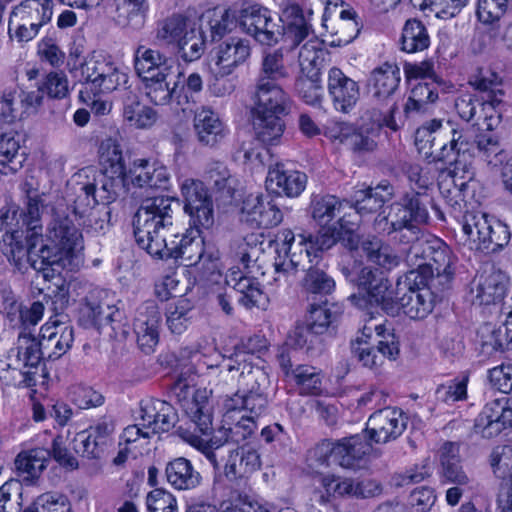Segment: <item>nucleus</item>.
Returning <instances> with one entry per match:
<instances>
[{
	"label": "nucleus",
	"instance_id": "nucleus-7",
	"mask_svg": "<svg viewBox=\"0 0 512 512\" xmlns=\"http://www.w3.org/2000/svg\"><path fill=\"white\" fill-rule=\"evenodd\" d=\"M347 206L333 195H315L310 203V215L319 227L315 245L319 249H330L342 243L350 251L358 249V216L346 210Z\"/></svg>",
	"mask_w": 512,
	"mask_h": 512
},
{
	"label": "nucleus",
	"instance_id": "nucleus-30",
	"mask_svg": "<svg viewBox=\"0 0 512 512\" xmlns=\"http://www.w3.org/2000/svg\"><path fill=\"white\" fill-rule=\"evenodd\" d=\"M475 432L483 438H492L512 428V404L507 398L487 403L475 422Z\"/></svg>",
	"mask_w": 512,
	"mask_h": 512
},
{
	"label": "nucleus",
	"instance_id": "nucleus-58",
	"mask_svg": "<svg viewBox=\"0 0 512 512\" xmlns=\"http://www.w3.org/2000/svg\"><path fill=\"white\" fill-rule=\"evenodd\" d=\"M171 76H161L144 80L145 95L155 105H167L171 102L177 88V82L171 85Z\"/></svg>",
	"mask_w": 512,
	"mask_h": 512
},
{
	"label": "nucleus",
	"instance_id": "nucleus-12",
	"mask_svg": "<svg viewBox=\"0 0 512 512\" xmlns=\"http://www.w3.org/2000/svg\"><path fill=\"white\" fill-rule=\"evenodd\" d=\"M135 419V424L123 430L121 444L125 445L128 452L142 454L153 436L174 427L177 413L171 404L163 400L145 398L140 402Z\"/></svg>",
	"mask_w": 512,
	"mask_h": 512
},
{
	"label": "nucleus",
	"instance_id": "nucleus-54",
	"mask_svg": "<svg viewBox=\"0 0 512 512\" xmlns=\"http://www.w3.org/2000/svg\"><path fill=\"white\" fill-rule=\"evenodd\" d=\"M199 20L205 22L210 28L211 37L222 38L227 33H230L238 24L237 15L231 13L230 10L216 7L206 11Z\"/></svg>",
	"mask_w": 512,
	"mask_h": 512
},
{
	"label": "nucleus",
	"instance_id": "nucleus-56",
	"mask_svg": "<svg viewBox=\"0 0 512 512\" xmlns=\"http://www.w3.org/2000/svg\"><path fill=\"white\" fill-rule=\"evenodd\" d=\"M402 50L407 53L422 51L429 46V36L424 25L415 19L407 20L401 37Z\"/></svg>",
	"mask_w": 512,
	"mask_h": 512
},
{
	"label": "nucleus",
	"instance_id": "nucleus-60",
	"mask_svg": "<svg viewBox=\"0 0 512 512\" xmlns=\"http://www.w3.org/2000/svg\"><path fill=\"white\" fill-rule=\"evenodd\" d=\"M115 311L116 308L113 305L98 301L97 297L90 294L81 309V315L90 325H103L113 320Z\"/></svg>",
	"mask_w": 512,
	"mask_h": 512
},
{
	"label": "nucleus",
	"instance_id": "nucleus-55",
	"mask_svg": "<svg viewBox=\"0 0 512 512\" xmlns=\"http://www.w3.org/2000/svg\"><path fill=\"white\" fill-rule=\"evenodd\" d=\"M193 306L188 299H178L166 310V324L173 334L184 333L192 320Z\"/></svg>",
	"mask_w": 512,
	"mask_h": 512
},
{
	"label": "nucleus",
	"instance_id": "nucleus-24",
	"mask_svg": "<svg viewBox=\"0 0 512 512\" xmlns=\"http://www.w3.org/2000/svg\"><path fill=\"white\" fill-rule=\"evenodd\" d=\"M251 53L250 40L239 36L228 37L215 45L209 52L208 70L210 73L231 75L250 58Z\"/></svg>",
	"mask_w": 512,
	"mask_h": 512
},
{
	"label": "nucleus",
	"instance_id": "nucleus-35",
	"mask_svg": "<svg viewBox=\"0 0 512 512\" xmlns=\"http://www.w3.org/2000/svg\"><path fill=\"white\" fill-rule=\"evenodd\" d=\"M198 141L205 146H215L229 133V129L220 115L208 106L198 108L193 120Z\"/></svg>",
	"mask_w": 512,
	"mask_h": 512
},
{
	"label": "nucleus",
	"instance_id": "nucleus-64",
	"mask_svg": "<svg viewBox=\"0 0 512 512\" xmlns=\"http://www.w3.org/2000/svg\"><path fill=\"white\" fill-rule=\"evenodd\" d=\"M71 505L68 498L57 492H48L40 495L32 508L24 512H70Z\"/></svg>",
	"mask_w": 512,
	"mask_h": 512
},
{
	"label": "nucleus",
	"instance_id": "nucleus-10",
	"mask_svg": "<svg viewBox=\"0 0 512 512\" xmlns=\"http://www.w3.org/2000/svg\"><path fill=\"white\" fill-rule=\"evenodd\" d=\"M472 138L469 130L433 119L416 130L415 146L429 161L451 160L455 155L466 156L474 149Z\"/></svg>",
	"mask_w": 512,
	"mask_h": 512
},
{
	"label": "nucleus",
	"instance_id": "nucleus-8",
	"mask_svg": "<svg viewBox=\"0 0 512 512\" xmlns=\"http://www.w3.org/2000/svg\"><path fill=\"white\" fill-rule=\"evenodd\" d=\"M67 66L72 76L83 82L79 99L86 101L90 99L88 93H110L128 83V69L110 56L93 53L82 57L75 49L69 54Z\"/></svg>",
	"mask_w": 512,
	"mask_h": 512
},
{
	"label": "nucleus",
	"instance_id": "nucleus-63",
	"mask_svg": "<svg viewBox=\"0 0 512 512\" xmlns=\"http://www.w3.org/2000/svg\"><path fill=\"white\" fill-rule=\"evenodd\" d=\"M147 512H179L176 496L163 488H156L146 496Z\"/></svg>",
	"mask_w": 512,
	"mask_h": 512
},
{
	"label": "nucleus",
	"instance_id": "nucleus-4",
	"mask_svg": "<svg viewBox=\"0 0 512 512\" xmlns=\"http://www.w3.org/2000/svg\"><path fill=\"white\" fill-rule=\"evenodd\" d=\"M342 273L359 292L349 296L353 305L360 309L369 306L381 307L388 315L396 316L401 311L413 320L426 318L433 310L434 300L428 288H411L397 284V296L392 283L384 272L363 266L356 260L347 262Z\"/></svg>",
	"mask_w": 512,
	"mask_h": 512
},
{
	"label": "nucleus",
	"instance_id": "nucleus-59",
	"mask_svg": "<svg viewBox=\"0 0 512 512\" xmlns=\"http://www.w3.org/2000/svg\"><path fill=\"white\" fill-rule=\"evenodd\" d=\"M145 0H123L117 5V22L122 26L140 28L146 18Z\"/></svg>",
	"mask_w": 512,
	"mask_h": 512
},
{
	"label": "nucleus",
	"instance_id": "nucleus-57",
	"mask_svg": "<svg viewBox=\"0 0 512 512\" xmlns=\"http://www.w3.org/2000/svg\"><path fill=\"white\" fill-rule=\"evenodd\" d=\"M439 86L440 83L437 81L414 84L404 107L405 112H417L422 110L424 105L434 103L438 99Z\"/></svg>",
	"mask_w": 512,
	"mask_h": 512
},
{
	"label": "nucleus",
	"instance_id": "nucleus-51",
	"mask_svg": "<svg viewBox=\"0 0 512 512\" xmlns=\"http://www.w3.org/2000/svg\"><path fill=\"white\" fill-rule=\"evenodd\" d=\"M361 248L369 261L378 265L383 270L391 271L400 263V256L394 249L378 238L373 237L372 239L364 240L361 243Z\"/></svg>",
	"mask_w": 512,
	"mask_h": 512
},
{
	"label": "nucleus",
	"instance_id": "nucleus-43",
	"mask_svg": "<svg viewBox=\"0 0 512 512\" xmlns=\"http://www.w3.org/2000/svg\"><path fill=\"white\" fill-rule=\"evenodd\" d=\"M423 248V257L428 259V265L436 270L438 274H448L453 263V256L450 248L439 238L431 240L416 239L411 246V252L415 255Z\"/></svg>",
	"mask_w": 512,
	"mask_h": 512
},
{
	"label": "nucleus",
	"instance_id": "nucleus-19",
	"mask_svg": "<svg viewBox=\"0 0 512 512\" xmlns=\"http://www.w3.org/2000/svg\"><path fill=\"white\" fill-rule=\"evenodd\" d=\"M100 173L96 172V188L103 202H112L124 183V160L120 144L116 139L106 138L99 146ZM97 171L95 168H93Z\"/></svg>",
	"mask_w": 512,
	"mask_h": 512
},
{
	"label": "nucleus",
	"instance_id": "nucleus-1",
	"mask_svg": "<svg viewBox=\"0 0 512 512\" xmlns=\"http://www.w3.org/2000/svg\"><path fill=\"white\" fill-rule=\"evenodd\" d=\"M47 173L31 170L22 185L27 196L24 213L15 203L0 208V250L19 270L28 265L43 273L45 279L62 270H75L83 264L84 241L68 216L55 212L42 233L41 214L45 208L42 181Z\"/></svg>",
	"mask_w": 512,
	"mask_h": 512
},
{
	"label": "nucleus",
	"instance_id": "nucleus-31",
	"mask_svg": "<svg viewBox=\"0 0 512 512\" xmlns=\"http://www.w3.org/2000/svg\"><path fill=\"white\" fill-rule=\"evenodd\" d=\"M405 428L406 419L400 410L384 408L369 417L366 432L371 441L386 443L399 437Z\"/></svg>",
	"mask_w": 512,
	"mask_h": 512
},
{
	"label": "nucleus",
	"instance_id": "nucleus-32",
	"mask_svg": "<svg viewBox=\"0 0 512 512\" xmlns=\"http://www.w3.org/2000/svg\"><path fill=\"white\" fill-rule=\"evenodd\" d=\"M227 445L223 449L226 452L224 463V473L229 479L244 477L260 468V456L258 452L249 444L235 447L228 435L229 432L224 430Z\"/></svg>",
	"mask_w": 512,
	"mask_h": 512
},
{
	"label": "nucleus",
	"instance_id": "nucleus-17",
	"mask_svg": "<svg viewBox=\"0 0 512 512\" xmlns=\"http://www.w3.org/2000/svg\"><path fill=\"white\" fill-rule=\"evenodd\" d=\"M271 247L276 254L274 267L277 274H288L297 269L305 258L313 262V258L318 257V252L325 249H319L315 245V236H305L299 234L296 236L290 229H281L271 240Z\"/></svg>",
	"mask_w": 512,
	"mask_h": 512
},
{
	"label": "nucleus",
	"instance_id": "nucleus-20",
	"mask_svg": "<svg viewBox=\"0 0 512 512\" xmlns=\"http://www.w3.org/2000/svg\"><path fill=\"white\" fill-rule=\"evenodd\" d=\"M428 218V211L422 205L419 193L406 194L389 207L387 215L383 211V215L379 214L376 217L375 229L389 234L405 228L414 233L417 225L426 223Z\"/></svg>",
	"mask_w": 512,
	"mask_h": 512
},
{
	"label": "nucleus",
	"instance_id": "nucleus-5",
	"mask_svg": "<svg viewBox=\"0 0 512 512\" xmlns=\"http://www.w3.org/2000/svg\"><path fill=\"white\" fill-rule=\"evenodd\" d=\"M65 318L60 314L50 317L40 328V340L21 333L15 347L0 360L1 377L16 387L35 386L43 355L58 359L72 347L74 329Z\"/></svg>",
	"mask_w": 512,
	"mask_h": 512
},
{
	"label": "nucleus",
	"instance_id": "nucleus-2",
	"mask_svg": "<svg viewBox=\"0 0 512 512\" xmlns=\"http://www.w3.org/2000/svg\"><path fill=\"white\" fill-rule=\"evenodd\" d=\"M171 226L170 199L163 196L147 199L135 214V240L152 257L180 260L191 268L209 246L201 236L202 230L207 229L190 225L183 234L168 236Z\"/></svg>",
	"mask_w": 512,
	"mask_h": 512
},
{
	"label": "nucleus",
	"instance_id": "nucleus-21",
	"mask_svg": "<svg viewBox=\"0 0 512 512\" xmlns=\"http://www.w3.org/2000/svg\"><path fill=\"white\" fill-rule=\"evenodd\" d=\"M370 451L371 444L363 436L354 435L338 442L322 441L310 452V457L320 465L337 463L344 468H354Z\"/></svg>",
	"mask_w": 512,
	"mask_h": 512
},
{
	"label": "nucleus",
	"instance_id": "nucleus-45",
	"mask_svg": "<svg viewBox=\"0 0 512 512\" xmlns=\"http://www.w3.org/2000/svg\"><path fill=\"white\" fill-rule=\"evenodd\" d=\"M287 52L284 47H280L263 53L257 83L279 84L289 77V69L285 63Z\"/></svg>",
	"mask_w": 512,
	"mask_h": 512
},
{
	"label": "nucleus",
	"instance_id": "nucleus-16",
	"mask_svg": "<svg viewBox=\"0 0 512 512\" xmlns=\"http://www.w3.org/2000/svg\"><path fill=\"white\" fill-rule=\"evenodd\" d=\"M156 36L168 44H176L186 62L198 60L205 50V36L196 17H169L159 24Z\"/></svg>",
	"mask_w": 512,
	"mask_h": 512
},
{
	"label": "nucleus",
	"instance_id": "nucleus-49",
	"mask_svg": "<svg viewBox=\"0 0 512 512\" xmlns=\"http://www.w3.org/2000/svg\"><path fill=\"white\" fill-rule=\"evenodd\" d=\"M223 268L219 250L209 245L201 259L196 261L188 273L193 275L194 283L214 282L221 277Z\"/></svg>",
	"mask_w": 512,
	"mask_h": 512
},
{
	"label": "nucleus",
	"instance_id": "nucleus-48",
	"mask_svg": "<svg viewBox=\"0 0 512 512\" xmlns=\"http://www.w3.org/2000/svg\"><path fill=\"white\" fill-rule=\"evenodd\" d=\"M392 190V186L388 183H381L375 188L360 191V195L356 198L355 208L348 207V210L357 213L359 223L360 218L381 209L384 202L390 199Z\"/></svg>",
	"mask_w": 512,
	"mask_h": 512
},
{
	"label": "nucleus",
	"instance_id": "nucleus-3",
	"mask_svg": "<svg viewBox=\"0 0 512 512\" xmlns=\"http://www.w3.org/2000/svg\"><path fill=\"white\" fill-rule=\"evenodd\" d=\"M476 148L474 144V149L468 155H455L451 160H445L454 166L441 175L439 190L453 217L461 218L464 245L471 250L495 251L508 243V227L485 213L469 211L465 200V191L475 175L471 158Z\"/></svg>",
	"mask_w": 512,
	"mask_h": 512
},
{
	"label": "nucleus",
	"instance_id": "nucleus-47",
	"mask_svg": "<svg viewBox=\"0 0 512 512\" xmlns=\"http://www.w3.org/2000/svg\"><path fill=\"white\" fill-rule=\"evenodd\" d=\"M442 477L445 482L459 486L470 483L468 475L463 471L459 461V446L456 443H444L440 449Z\"/></svg>",
	"mask_w": 512,
	"mask_h": 512
},
{
	"label": "nucleus",
	"instance_id": "nucleus-52",
	"mask_svg": "<svg viewBox=\"0 0 512 512\" xmlns=\"http://www.w3.org/2000/svg\"><path fill=\"white\" fill-rule=\"evenodd\" d=\"M53 10L52 0H24L13 8L17 15L28 23L35 24L39 29L51 21Z\"/></svg>",
	"mask_w": 512,
	"mask_h": 512
},
{
	"label": "nucleus",
	"instance_id": "nucleus-34",
	"mask_svg": "<svg viewBox=\"0 0 512 512\" xmlns=\"http://www.w3.org/2000/svg\"><path fill=\"white\" fill-rule=\"evenodd\" d=\"M265 185L275 195L296 198L305 190L307 176L300 171L286 169L282 164H276L269 168Z\"/></svg>",
	"mask_w": 512,
	"mask_h": 512
},
{
	"label": "nucleus",
	"instance_id": "nucleus-33",
	"mask_svg": "<svg viewBox=\"0 0 512 512\" xmlns=\"http://www.w3.org/2000/svg\"><path fill=\"white\" fill-rule=\"evenodd\" d=\"M45 307L40 301L29 305L19 302L12 291L2 292V306L0 312L4 315L11 327L29 328L36 326L44 316Z\"/></svg>",
	"mask_w": 512,
	"mask_h": 512
},
{
	"label": "nucleus",
	"instance_id": "nucleus-22",
	"mask_svg": "<svg viewBox=\"0 0 512 512\" xmlns=\"http://www.w3.org/2000/svg\"><path fill=\"white\" fill-rule=\"evenodd\" d=\"M379 125H354L352 123L331 119L323 127V135L335 146L346 147L355 152H368L376 147L375 138Z\"/></svg>",
	"mask_w": 512,
	"mask_h": 512
},
{
	"label": "nucleus",
	"instance_id": "nucleus-36",
	"mask_svg": "<svg viewBox=\"0 0 512 512\" xmlns=\"http://www.w3.org/2000/svg\"><path fill=\"white\" fill-rule=\"evenodd\" d=\"M506 275L493 268L477 275L471 287L472 301L479 305H490L500 301L506 291Z\"/></svg>",
	"mask_w": 512,
	"mask_h": 512
},
{
	"label": "nucleus",
	"instance_id": "nucleus-46",
	"mask_svg": "<svg viewBox=\"0 0 512 512\" xmlns=\"http://www.w3.org/2000/svg\"><path fill=\"white\" fill-rule=\"evenodd\" d=\"M165 474L168 483L177 490L193 489L201 482L200 473L193 468L189 460L182 457L169 462Z\"/></svg>",
	"mask_w": 512,
	"mask_h": 512
},
{
	"label": "nucleus",
	"instance_id": "nucleus-9",
	"mask_svg": "<svg viewBox=\"0 0 512 512\" xmlns=\"http://www.w3.org/2000/svg\"><path fill=\"white\" fill-rule=\"evenodd\" d=\"M289 110V96L280 84L257 83L251 111L256 138L265 144H278L285 131L283 116Z\"/></svg>",
	"mask_w": 512,
	"mask_h": 512
},
{
	"label": "nucleus",
	"instance_id": "nucleus-11",
	"mask_svg": "<svg viewBox=\"0 0 512 512\" xmlns=\"http://www.w3.org/2000/svg\"><path fill=\"white\" fill-rule=\"evenodd\" d=\"M191 382L183 376L179 377L176 381L174 390L176 395L182 401V407L195 424L201 435L190 434L185 437V440L193 447L201 450L214 466L215 469L219 468L218 454L216 450L220 448L214 438H209V433L212 429V414L211 406L209 404V397L211 391L207 389H198L192 392Z\"/></svg>",
	"mask_w": 512,
	"mask_h": 512
},
{
	"label": "nucleus",
	"instance_id": "nucleus-50",
	"mask_svg": "<svg viewBox=\"0 0 512 512\" xmlns=\"http://www.w3.org/2000/svg\"><path fill=\"white\" fill-rule=\"evenodd\" d=\"M317 482L319 486L316 488V493L319 494V502L322 504L339 498L352 497L353 480L350 478L320 474Z\"/></svg>",
	"mask_w": 512,
	"mask_h": 512
},
{
	"label": "nucleus",
	"instance_id": "nucleus-13",
	"mask_svg": "<svg viewBox=\"0 0 512 512\" xmlns=\"http://www.w3.org/2000/svg\"><path fill=\"white\" fill-rule=\"evenodd\" d=\"M353 356L363 366L379 367L384 359L395 360L399 354V343L393 329L385 322H377L371 314L364 319V325L351 342Z\"/></svg>",
	"mask_w": 512,
	"mask_h": 512
},
{
	"label": "nucleus",
	"instance_id": "nucleus-38",
	"mask_svg": "<svg viewBox=\"0 0 512 512\" xmlns=\"http://www.w3.org/2000/svg\"><path fill=\"white\" fill-rule=\"evenodd\" d=\"M313 11L307 9L303 11L297 4L285 2L280 11V21L284 25V35L286 40H291L294 44H299L312 31Z\"/></svg>",
	"mask_w": 512,
	"mask_h": 512
},
{
	"label": "nucleus",
	"instance_id": "nucleus-14",
	"mask_svg": "<svg viewBox=\"0 0 512 512\" xmlns=\"http://www.w3.org/2000/svg\"><path fill=\"white\" fill-rule=\"evenodd\" d=\"M261 250L258 236L254 234L246 236L238 244L235 253L236 260L242 265L243 270L232 267L226 276V284L240 293L238 301L246 308L259 306L264 300L259 282L249 276L250 269L255 265Z\"/></svg>",
	"mask_w": 512,
	"mask_h": 512
},
{
	"label": "nucleus",
	"instance_id": "nucleus-23",
	"mask_svg": "<svg viewBox=\"0 0 512 512\" xmlns=\"http://www.w3.org/2000/svg\"><path fill=\"white\" fill-rule=\"evenodd\" d=\"M178 186L184 202V212L189 216V224L211 228L214 224L213 202L203 182L181 177L178 179Z\"/></svg>",
	"mask_w": 512,
	"mask_h": 512
},
{
	"label": "nucleus",
	"instance_id": "nucleus-42",
	"mask_svg": "<svg viewBox=\"0 0 512 512\" xmlns=\"http://www.w3.org/2000/svg\"><path fill=\"white\" fill-rule=\"evenodd\" d=\"M51 457V451L46 447H35L21 451L15 459L18 475L32 482L40 477L46 469Z\"/></svg>",
	"mask_w": 512,
	"mask_h": 512
},
{
	"label": "nucleus",
	"instance_id": "nucleus-41",
	"mask_svg": "<svg viewBox=\"0 0 512 512\" xmlns=\"http://www.w3.org/2000/svg\"><path fill=\"white\" fill-rule=\"evenodd\" d=\"M113 428L107 423H100L75 436V450L88 458H97L112 442Z\"/></svg>",
	"mask_w": 512,
	"mask_h": 512
},
{
	"label": "nucleus",
	"instance_id": "nucleus-26",
	"mask_svg": "<svg viewBox=\"0 0 512 512\" xmlns=\"http://www.w3.org/2000/svg\"><path fill=\"white\" fill-rule=\"evenodd\" d=\"M505 111V103L497 94H489L487 99L478 103V113L475 124L480 131L475 145L480 151L487 152L490 148H497L499 145V136L496 133L485 134L486 132H495L501 122Z\"/></svg>",
	"mask_w": 512,
	"mask_h": 512
},
{
	"label": "nucleus",
	"instance_id": "nucleus-15",
	"mask_svg": "<svg viewBox=\"0 0 512 512\" xmlns=\"http://www.w3.org/2000/svg\"><path fill=\"white\" fill-rule=\"evenodd\" d=\"M95 176L96 171L93 167L83 168L73 175L71 183L75 186L77 198L71 215L61 214V216H68L78 230H80L79 226L83 225L87 233L96 235L105 231L107 222L92 211L96 204L104 203L100 200Z\"/></svg>",
	"mask_w": 512,
	"mask_h": 512
},
{
	"label": "nucleus",
	"instance_id": "nucleus-29",
	"mask_svg": "<svg viewBox=\"0 0 512 512\" xmlns=\"http://www.w3.org/2000/svg\"><path fill=\"white\" fill-rule=\"evenodd\" d=\"M161 323V311L154 301H146L137 308L133 331L138 346L145 353L152 352L157 346Z\"/></svg>",
	"mask_w": 512,
	"mask_h": 512
},
{
	"label": "nucleus",
	"instance_id": "nucleus-53",
	"mask_svg": "<svg viewBox=\"0 0 512 512\" xmlns=\"http://www.w3.org/2000/svg\"><path fill=\"white\" fill-rule=\"evenodd\" d=\"M123 118L134 129H149L157 121L156 111L136 98H129L123 107Z\"/></svg>",
	"mask_w": 512,
	"mask_h": 512
},
{
	"label": "nucleus",
	"instance_id": "nucleus-40",
	"mask_svg": "<svg viewBox=\"0 0 512 512\" xmlns=\"http://www.w3.org/2000/svg\"><path fill=\"white\" fill-rule=\"evenodd\" d=\"M328 90L336 110L348 112L359 99V86L339 68L333 67L328 75Z\"/></svg>",
	"mask_w": 512,
	"mask_h": 512
},
{
	"label": "nucleus",
	"instance_id": "nucleus-37",
	"mask_svg": "<svg viewBox=\"0 0 512 512\" xmlns=\"http://www.w3.org/2000/svg\"><path fill=\"white\" fill-rule=\"evenodd\" d=\"M174 60L158 50L140 46L135 52V70L142 81L172 76Z\"/></svg>",
	"mask_w": 512,
	"mask_h": 512
},
{
	"label": "nucleus",
	"instance_id": "nucleus-25",
	"mask_svg": "<svg viewBox=\"0 0 512 512\" xmlns=\"http://www.w3.org/2000/svg\"><path fill=\"white\" fill-rule=\"evenodd\" d=\"M237 23L242 32L262 45L272 46L278 42L279 33L272 12L263 6L242 7L237 13Z\"/></svg>",
	"mask_w": 512,
	"mask_h": 512
},
{
	"label": "nucleus",
	"instance_id": "nucleus-39",
	"mask_svg": "<svg viewBox=\"0 0 512 512\" xmlns=\"http://www.w3.org/2000/svg\"><path fill=\"white\" fill-rule=\"evenodd\" d=\"M23 136L14 130L0 134V174L17 173L26 161Z\"/></svg>",
	"mask_w": 512,
	"mask_h": 512
},
{
	"label": "nucleus",
	"instance_id": "nucleus-27",
	"mask_svg": "<svg viewBox=\"0 0 512 512\" xmlns=\"http://www.w3.org/2000/svg\"><path fill=\"white\" fill-rule=\"evenodd\" d=\"M338 4L327 2L322 15V27L330 34L329 44L341 47L351 43L359 33L356 13L351 8H343L336 19L332 16L337 13Z\"/></svg>",
	"mask_w": 512,
	"mask_h": 512
},
{
	"label": "nucleus",
	"instance_id": "nucleus-28",
	"mask_svg": "<svg viewBox=\"0 0 512 512\" xmlns=\"http://www.w3.org/2000/svg\"><path fill=\"white\" fill-rule=\"evenodd\" d=\"M241 220L252 227L271 228L283 220V213L268 195L250 194L241 207Z\"/></svg>",
	"mask_w": 512,
	"mask_h": 512
},
{
	"label": "nucleus",
	"instance_id": "nucleus-44",
	"mask_svg": "<svg viewBox=\"0 0 512 512\" xmlns=\"http://www.w3.org/2000/svg\"><path fill=\"white\" fill-rule=\"evenodd\" d=\"M401 81L399 67L393 63H383L376 67L370 75L369 85L373 95L386 99L394 94Z\"/></svg>",
	"mask_w": 512,
	"mask_h": 512
},
{
	"label": "nucleus",
	"instance_id": "nucleus-18",
	"mask_svg": "<svg viewBox=\"0 0 512 512\" xmlns=\"http://www.w3.org/2000/svg\"><path fill=\"white\" fill-rule=\"evenodd\" d=\"M307 330L303 327H296L292 330L284 345L279 349L278 361L280 367L289 382L294 383L301 394H318L321 391L322 381L319 372L314 367L297 366L292 369V354L303 348L307 342Z\"/></svg>",
	"mask_w": 512,
	"mask_h": 512
},
{
	"label": "nucleus",
	"instance_id": "nucleus-62",
	"mask_svg": "<svg viewBox=\"0 0 512 512\" xmlns=\"http://www.w3.org/2000/svg\"><path fill=\"white\" fill-rule=\"evenodd\" d=\"M321 73L316 72L315 75L305 73L298 76L295 88L299 96L309 105L318 104L323 97V87L321 84Z\"/></svg>",
	"mask_w": 512,
	"mask_h": 512
},
{
	"label": "nucleus",
	"instance_id": "nucleus-61",
	"mask_svg": "<svg viewBox=\"0 0 512 512\" xmlns=\"http://www.w3.org/2000/svg\"><path fill=\"white\" fill-rule=\"evenodd\" d=\"M322 56L321 43L317 39L308 40L298 53L300 73H311L313 76L316 72H320Z\"/></svg>",
	"mask_w": 512,
	"mask_h": 512
},
{
	"label": "nucleus",
	"instance_id": "nucleus-6",
	"mask_svg": "<svg viewBox=\"0 0 512 512\" xmlns=\"http://www.w3.org/2000/svg\"><path fill=\"white\" fill-rule=\"evenodd\" d=\"M238 367L227 365V371H241V378L247 389L239 390L227 397L223 403V421L229 432L228 437L234 442H240L252 435L257 428V419L265 414L268 398L265 393L268 382L265 372L260 368L247 365L246 358L241 352L235 353Z\"/></svg>",
	"mask_w": 512,
	"mask_h": 512
}]
</instances>
